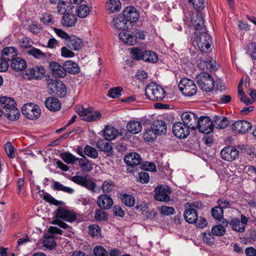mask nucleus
<instances>
[{
  "mask_svg": "<svg viewBox=\"0 0 256 256\" xmlns=\"http://www.w3.org/2000/svg\"><path fill=\"white\" fill-rule=\"evenodd\" d=\"M120 198L122 202L126 206L132 207L135 204V198L132 195L126 194H121Z\"/></svg>",
  "mask_w": 256,
  "mask_h": 256,
  "instance_id": "obj_41",
  "label": "nucleus"
},
{
  "mask_svg": "<svg viewBox=\"0 0 256 256\" xmlns=\"http://www.w3.org/2000/svg\"><path fill=\"white\" fill-rule=\"evenodd\" d=\"M84 152L86 155L90 158H96L98 157V152L96 150L89 145H86L84 147Z\"/></svg>",
  "mask_w": 256,
  "mask_h": 256,
  "instance_id": "obj_48",
  "label": "nucleus"
},
{
  "mask_svg": "<svg viewBox=\"0 0 256 256\" xmlns=\"http://www.w3.org/2000/svg\"><path fill=\"white\" fill-rule=\"evenodd\" d=\"M196 128L200 132L208 134L213 131L214 124L209 118L202 116L199 119L198 126Z\"/></svg>",
  "mask_w": 256,
  "mask_h": 256,
  "instance_id": "obj_13",
  "label": "nucleus"
},
{
  "mask_svg": "<svg viewBox=\"0 0 256 256\" xmlns=\"http://www.w3.org/2000/svg\"><path fill=\"white\" fill-rule=\"evenodd\" d=\"M129 24L136 22L139 18V14L133 6H128L124 8L122 16Z\"/></svg>",
  "mask_w": 256,
  "mask_h": 256,
  "instance_id": "obj_17",
  "label": "nucleus"
},
{
  "mask_svg": "<svg viewBox=\"0 0 256 256\" xmlns=\"http://www.w3.org/2000/svg\"><path fill=\"white\" fill-rule=\"evenodd\" d=\"M122 88L120 86H117L111 88L108 92V96L112 98H116L120 97Z\"/></svg>",
  "mask_w": 256,
  "mask_h": 256,
  "instance_id": "obj_50",
  "label": "nucleus"
},
{
  "mask_svg": "<svg viewBox=\"0 0 256 256\" xmlns=\"http://www.w3.org/2000/svg\"><path fill=\"white\" fill-rule=\"evenodd\" d=\"M5 117L10 120H18L20 116V112L16 108V105L10 108V109L6 110L4 112Z\"/></svg>",
  "mask_w": 256,
  "mask_h": 256,
  "instance_id": "obj_35",
  "label": "nucleus"
},
{
  "mask_svg": "<svg viewBox=\"0 0 256 256\" xmlns=\"http://www.w3.org/2000/svg\"><path fill=\"white\" fill-rule=\"evenodd\" d=\"M76 112L80 116H84L83 120L86 122H94L99 120L102 117L98 111H94L92 108H84L82 106L76 107Z\"/></svg>",
  "mask_w": 256,
  "mask_h": 256,
  "instance_id": "obj_4",
  "label": "nucleus"
},
{
  "mask_svg": "<svg viewBox=\"0 0 256 256\" xmlns=\"http://www.w3.org/2000/svg\"><path fill=\"white\" fill-rule=\"evenodd\" d=\"M76 22V16L72 14V12H68L64 15L61 20L62 26L66 27H72L74 26Z\"/></svg>",
  "mask_w": 256,
  "mask_h": 256,
  "instance_id": "obj_26",
  "label": "nucleus"
},
{
  "mask_svg": "<svg viewBox=\"0 0 256 256\" xmlns=\"http://www.w3.org/2000/svg\"><path fill=\"white\" fill-rule=\"evenodd\" d=\"M70 180L90 190L94 191L96 186V184L94 182L88 180L86 176H74L70 178Z\"/></svg>",
  "mask_w": 256,
  "mask_h": 256,
  "instance_id": "obj_14",
  "label": "nucleus"
},
{
  "mask_svg": "<svg viewBox=\"0 0 256 256\" xmlns=\"http://www.w3.org/2000/svg\"><path fill=\"white\" fill-rule=\"evenodd\" d=\"M211 214L215 220L222 221L223 219L224 211L220 206H216L212 208Z\"/></svg>",
  "mask_w": 256,
  "mask_h": 256,
  "instance_id": "obj_45",
  "label": "nucleus"
},
{
  "mask_svg": "<svg viewBox=\"0 0 256 256\" xmlns=\"http://www.w3.org/2000/svg\"><path fill=\"white\" fill-rule=\"evenodd\" d=\"M124 161L128 166H134L140 164L142 158L137 153L130 152L124 156Z\"/></svg>",
  "mask_w": 256,
  "mask_h": 256,
  "instance_id": "obj_21",
  "label": "nucleus"
},
{
  "mask_svg": "<svg viewBox=\"0 0 256 256\" xmlns=\"http://www.w3.org/2000/svg\"><path fill=\"white\" fill-rule=\"evenodd\" d=\"M93 252L95 256H108V254L106 250L100 246H95Z\"/></svg>",
  "mask_w": 256,
  "mask_h": 256,
  "instance_id": "obj_55",
  "label": "nucleus"
},
{
  "mask_svg": "<svg viewBox=\"0 0 256 256\" xmlns=\"http://www.w3.org/2000/svg\"><path fill=\"white\" fill-rule=\"evenodd\" d=\"M10 66L16 71H22L26 68V64L24 60L16 56L11 61Z\"/></svg>",
  "mask_w": 256,
  "mask_h": 256,
  "instance_id": "obj_23",
  "label": "nucleus"
},
{
  "mask_svg": "<svg viewBox=\"0 0 256 256\" xmlns=\"http://www.w3.org/2000/svg\"><path fill=\"white\" fill-rule=\"evenodd\" d=\"M145 94L150 100L161 101L166 96V91L162 86L157 84L150 82L146 87Z\"/></svg>",
  "mask_w": 256,
  "mask_h": 256,
  "instance_id": "obj_1",
  "label": "nucleus"
},
{
  "mask_svg": "<svg viewBox=\"0 0 256 256\" xmlns=\"http://www.w3.org/2000/svg\"><path fill=\"white\" fill-rule=\"evenodd\" d=\"M97 204L100 209L108 210L112 206L113 200L110 196L102 194L98 198Z\"/></svg>",
  "mask_w": 256,
  "mask_h": 256,
  "instance_id": "obj_18",
  "label": "nucleus"
},
{
  "mask_svg": "<svg viewBox=\"0 0 256 256\" xmlns=\"http://www.w3.org/2000/svg\"><path fill=\"white\" fill-rule=\"evenodd\" d=\"M102 210V209H97L96 210L94 218L96 220L102 221L107 220V213Z\"/></svg>",
  "mask_w": 256,
  "mask_h": 256,
  "instance_id": "obj_54",
  "label": "nucleus"
},
{
  "mask_svg": "<svg viewBox=\"0 0 256 256\" xmlns=\"http://www.w3.org/2000/svg\"><path fill=\"white\" fill-rule=\"evenodd\" d=\"M182 122L190 128L195 130L198 126L199 119L194 112H186L182 115Z\"/></svg>",
  "mask_w": 256,
  "mask_h": 256,
  "instance_id": "obj_8",
  "label": "nucleus"
},
{
  "mask_svg": "<svg viewBox=\"0 0 256 256\" xmlns=\"http://www.w3.org/2000/svg\"><path fill=\"white\" fill-rule=\"evenodd\" d=\"M144 54V51H142L138 48H133L131 50V54L134 58L136 60H142V54Z\"/></svg>",
  "mask_w": 256,
  "mask_h": 256,
  "instance_id": "obj_60",
  "label": "nucleus"
},
{
  "mask_svg": "<svg viewBox=\"0 0 256 256\" xmlns=\"http://www.w3.org/2000/svg\"><path fill=\"white\" fill-rule=\"evenodd\" d=\"M180 90L186 96H192L197 92V88L194 82L188 78H182L178 84Z\"/></svg>",
  "mask_w": 256,
  "mask_h": 256,
  "instance_id": "obj_6",
  "label": "nucleus"
},
{
  "mask_svg": "<svg viewBox=\"0 0 256 256\" xmlns=\"http://www.w3.org/2000/svg\"><path fill=\"white\" fill-rule=\"evenodd\" d=\"M67 46L71 50H78L84 46L82 40L75 36H70L66 42Z\"/></svg>",
  "mask_w": 256,
  "mask_h": 256,
  "instance_id": "obj_20",
  "label": "nucleus"
},
{
  "mask_svg": "<svg viewBox=\"0 0 256 256\" xmlns=\"http://www.w3.org/2000/svg\"><path fill=\"white\" fill-rule=\"evenodd\" d=\"M44 104L51 111L58 110L60 108V103L59 100L54 97L47 98Z\"/></svg>",
  "mask_w": 256,
  "mask_h": 256,
  "instance_id": "obj_29",
  "label": "nucleus"
},
{
  "mask_svg": "<svg viewBox=\"0 0 256 256\" xmlns=\"http://www.w3.org/2000/svg\"><path fill=\"white\" fill-rule=\"evenodd\" d=\"M17 55V50L14 47H6L2 52V56L7 62L12 61Z\"/></svg>",
  "mask_w": 256,
  "mask_h": 256,
  "instance_id": "obj_28",
  "label": "nucleus"
},
{
  "mask_svg": "<svg viewBox=\"0 0 256 256\" xmlns=\"http://www.w3.org/2000/svg\"><path fill=\"white\" fill-rule=\"evenodd\" d=\"M115 187V184L112 180H106L103 183L102 189L104 193L111 192Z\"/></svg>",
  "mask_w": 256,
  "mask_h": 256,
  "instance_id": "obj_53",
  "label": "nucleus"
},
{
  "mask_svg": "<svg viewBox=\"0 0 256 256\" xmlns=\"http://www.w3.org/2000/svg\"><path fill=\"white\" fill-rule=\"evenodd\" d=\"M174 134L179 138H185L190 134V128L182 122H176L172 125Z\"/></svg>",
  "mask_w": 256,
  "mask_h": 256,
  "instance_id": "obj_11",
  "label": "nucleus"
},
{
  "mask_svg": "<svg viewBox=\"0 0 256 256\" xmlns=\"http://www.w3.org/2000/svg\"><path fill=\"white\" fill-rule=\"evenodd\" d=\"M80 168L84 171L90 172L92 168V166L90 164V162L86 158V156L77 160Z\"/></svg>",
  "mask_w": 256,
  "mask_h": 256,
  "instance_id": "obj_44",
  "label": "nucleus"
},
{
  "mask_svg": "<svg viewBox=\"0 0 256 256\" xmlns=\"http://www.w3.org/2000/svg\"><path fill=\"white\" fill-rule=\"evenodd\" d=\"M56 218H62L68 222H72L76 220L77 214L64 208L59 207L56 211Z\"/></svg>",
  "mask_w": 256,
  "mask_h": 256,
  "instance_id": "obj_12",
  "label": "nucleus"
},
{
  "mask_svg": "<svg viewBox=\"0 0 256 256\" xmlns=\"http://www.w3.org/2000/svg\"><path fill=\"white\" fill-rule=\"evenodd\" d=\"M101 229L97 224H90L88 226V234L92 237H99L100 236Z\"/></svg>",
  "mask_w": 256,
  "mask_h": 256,
  "instance_id": "obj_49",
  "label": "nucleus"
},
{
  "mask_svg": "<svg viewBox=\"0 0 256 256\" xmlns=\"http://www.w3.org/2000/svg\"><path fill=\"white\" fill-rule=\"evenodd\" d=\"M194 34V41L196 42L199 49L202 52H206L210 46L212 38L208 34L206 28L196 31Z\"/></svg>",
  "mask_w": 256,
  "mask_h": 256,
  "instance_id": "obj_2",
  "label": "nucleus"
},
{
  "mask_svg": "<svg viewBox=\"0 0 256 256\" xmlns=\"http://www.w3.org/2000/svg\"><path fill=\"white\" fill-rule=\"evenodd\" d=\"M61 158L68 164H74L78 158L69 152H66L60 154Z\"/></svg>",
  "mask_w": 256,
  "mask_h": 256,
  "instance_id": "obj_42",
  "label": "nucleus"
},
{
  "mask_svg": "<svg viewBox=\"0 0 256 256\" xmlns=\"http://www.w3.org/2000/svg\"><path fill=\"white\" fill-rule=\"evenodd\" d=\"M170 192V188L168 186H158L155 188L154 198L159 201L169 202L170 200V198L168 196Z\"/></svg>",
  "mask_w": 256,
  "mask_h": 256,
  "instance_id": "obj_15",
  "label": "nucleus"
},
{
  "mask_svg": "<svg viewBox=\"0 0 256 256\" xmlns=\"http://www.w3.org/2000/svg\"><path fill=\"white\" fill-rule=\"evenodd\" d=\"M142 60L145 62L154 63L158 60V56L154 52L144 50L142 54Z\"/></svg>",
  "mask_w": 256,
  "mask_h": 256,
  "instance_id": "obj_39",
  "label": "nucleus"
},
{
  "mask_svg": "<svg viewBox=\"0 0 256 256\" xmlns=\"http://www.w3.org/2000/svg\"><path fill=\"white\" fill-rule=\"evenodd\" d=\"M188 2L192 4L196 10H203L204 8V0H188Z\"/></svg>",
  "mask_w": 256,
  "mask_h": 256,
  "instance_id": "obj_59",
  "label": "nucleus"
},
{
  "mask_svg": "<svg viewBox=\"0 0 256 256\" xmlns=\"http://www.w3.org/2000/svg\"><path fill=\"white\" fill-rule=\"evenodd\" d=\"M118 36L120 40L128 45L133 46L137 42V39L136 37L135 34H133L130 33V32H120Z\"/></svg>",
  "mask_w": 256,
  "mask_h": 256,
  "instance_id": "obj_25",
  "label": "nucleus"
},
{
  "mask_svg": "<svg viewBox=\"0 0 256 256\" xmlns=\"http://www.w3.org/2000/svg\"><path fill=\"white\" fill-rule=\"evenodd\" d=\"M230 225L234 230L242 232H244V224L238 218H234L230 222Z\"/></svg>",
  "mask_w": 256,
  "mask_h": 256,
  "instance_id": "obj_40",
  "label": "nucleus"
},
{
  "mask_svg": "<svg viewBox=\"0 0 256 256\" xmlns=\"http://www.w3.org/2000/svg\"><path fill=\"white\" fill-rule=\"evenodd\" d=\"M48 91L50 94L58 97L63 98L67 92L65 84L56 79L47 80Z\"/></svg>",
  "mask_w": 256,
  "mask_h": 256,
  "instance_id": "obj_3",
  "label": "nucleus"
},
{
  "mask_svg": "<svg viewBox=\"0 0 256 256\" xmlns=\"http://www.w3.org/2000/svg\"><path fill=\"white\" fill-rule=\"evenodd\" d=\"M44 246L47 248L52 250L56 246V242L52 238H48L44 240Z\"/></svg>",
  "mask_w": 256,
  "mask_h": 256,
  "instance_id": "obj_57",
  "label": "nucleus"
},
{
  "mask_svg": "<svg viewBox=\"0 0 256 256\" xmlns=\"http://www.w3.org/2000/svg\"><path fill=\"white\" fill-rule=\"evenodd\" d=\"M27 54L31 55L34 58L38 59L44 58L46 57V54L40 50L32 47L27 51Z\"/></svg>",
  "mask_w": 256,
  "mask_h": 256,
  "instance_id": "obj_47",
  "label": "nucleus"
},
{
  "mask_svg": "<svg viewBox=\"0 0 256 256\" xmlns=\"http://www.w3.org/2000/svg\"><path fill=\"white\" fill-rule=\"evenodd\" d=\"M214 126L218 129H224L230 124L226 116H214L212 121Z\"/></svg>",
  "mask_w": 256,
  "mask_h": 256,
  "instance_id": "obj_27",
  "label": "nucleus"
},
{
  "mask_svg": "<svg viewBox=\"0 0 256 256\" xmlns=\"http://www.w3.org/2000/svg\"><path fill=\"white\" fill-rule=\"evenodd\" d=\"M64 66L66 73L68 72L72 74H76L80 72L78 66L72 61H66L64 63Z\"/></svg>",
  "mask_w": 256,
  "mask_h": 256,
  "instance_id": "obj_38",
  "label": "nucleus"
},
{
  "mask_svg": "<svg viewBox=\"0 0 256 256\" xmlns=\"http://www.w3.org/2000/svg\"><path fill=\"white\" fill-rule=\"evenodd\" d=\"M174 212L173 207L162 206L160 208V212L162 215L169 216L172 214Z\"/></svg>",
  "mask_w": 256,
  "mask_h": 256,
  "instance_id": "obj_64",
  "label": "nucleus"
},
{
  "mask_svg": "<svg viewBox=\"0 0 256 256\" xmlns=\"http://www.w3.org/2000/svg\"><path fill=\"white\" fill-rule=\"evenodd\" d=\"M252 128V124L244 120L236 121L232 126V131L239 134H246Z\"/></svg>",
  "mask_w": 256,
  "mask_h": 256,
  "instance_id": "obj_16",
  "label": "nucleus"
},
{
  "mask_svg": "<svg viewBox=\"0 0 256 256\" xmlns=\"http://www.w3.org/2000/svg\"><path fill=\"white\" fill-rule=\"evenodd\" d=\"M212 232H208L203 233L202 238L204 240L206 241V242L210 245L214 244V238L212 236Z\"/></svg>",
  "mask_w": 256,
  "mask_h": 256,
  "instance_id": "obj_62",
  "label": "nucleus"
},
{
  "mask_svg": "<svg viewBox=\"0 0 256 256\" xmlns=\"http://www.w3.org/2000/svg\"><path fill=\"white\" fill-rule=\"evenodd\" d=\"M106 7L110 12H114L120 10L121 3L119 0H109L106 3Z\"/></svg>",
  "mask_w": 256,
  "mask_h": 256,
  "instance_id": "obj_43",
  "label": "nucleus"
},
{
  "mask_svg": "<svg viewBox=\"0 0 256 256\" xmlns=\"http://www.w3.org/2000/svg\"><path fill=\"white\" fill-rule=\"evenodd\" d=\"M14 105H16V103L13 98L7 96L0 98V106L4 111L14 106Z\"/></svg>",
  "mask_w": 256,
  "mask_h": 256,
  "instance_id": "obj_37",
  "label": "nucleus"
},
{
  "mask_svg": "<svg viewBox=\"0 0 256 256\" xmlns=\"http://www.w3.org/2000/svg\"><path fill=\"white\" fill-rule=\"evenodd\" d=\"M22 114L30 120L38 118L40 114V110L37 105L33 104H25L22 108Z\"/></svg>",
  "mask_w": 256,
  "mask_h": 256,
  "instance_id": "obj_7",
  "label": "nucleus"
},
{
  "mask_svg": "<svg viewBox=\"0 0 256 256\" xmlns=\"http://www.w3.org/2000/svg\"><path fill=\"white\" fill-rule=\"evenodd\" d=\"M160 136L158 134H156L154 130L151 126L150 128H148L146 130L144 134V137L145 140L148 142L154 141L156 137Z\"/></svg>",
  "mask_w": 256,
  "mask_h": 256,
  "instance_id": "obj_46",
  "label": "nucleus"
},
{
  "mask_svg": "<svg viewBox=\"0 0 256 256\" xmlns=\"http://www.w3.org/2000/svg\"><path fill=\"white\" fill-rule=\"evenodd\" d=\"M118 130L112 126H106L104 133V138L108 140L115 139L118 136Z\"/></svg>",
  "mask_w": 256,
  "mask_h": 256,
  "instance_id": "obj_36",
  "label": "nucleus"
},
{
  "mask_svg": "<svg viewBox=\"0 0 256 256\" xmlns=\"http://www.w3.org/2000/svg\"><path fill=\"white\" fill-rule=\"evenodd\" d=\"M212 234L216 236H222L226 233V228L222 225H216L212 228Z\"/></svg>",
  "mask_w": 256,
  "mask_h": 256,
  "instance_id": "obj_52",
  "label": "nucleus"
},
{
  "mask_svg": "<svg viewBox=\"0 0 256 256\" xmlns=\"http://www.w3.org/2000/svg\"><path fill=\"white\" fill-rule=\"evenodd\" d=\"M184 216L186 221L191 224L196 223L198 220V212L194 208H187L184 211Z\"/></svg>",
  "mask_w": 256,
  "mask_h": 256,
  "instance_id": "obj_22",
  "label": "nucleus"
},
{
  "mask_svg": "<svg viewBox=\"0 0 256 256\" xmlns=\"http://www.w3.org/2000/svg\"><path fill=\"white\" fill-rule=\"evenodd\" d=\"M45 70L43 66H34L27 70L26 74L23 76L25 79L40 80L43 78Z\"/></svg>",
  "mask_w": 256,
  "mask_h": 256,
  "instance_id": "obj_10",
  "label": "nucleus"
},
{
  "mask_svg": "<svg viewBox=\"0 0 256 256\" xmlns=\"http://www.w3.org/2000/svg\"><path fill=\"white\" fill-rule=\"evenodd\" d=\"M138 178L139 181L143 184L148 183L150 180L148 174L144 171L138 172Z\"/></svg>",
  "mask_w": 256,
  "mask_h": 256,
  "instance_id": "obj_61",
  "label": "nucleus"
},
{
  "mask_svg": "<svg viewBox=\"0 0 256 256\" xmlns=\"http://www.w3.org/2000/svg\"><path fill=\"white\" fill-rule=\"evenodd\" d=\"M152 128L154 129L156 134L160 136L166 132L167 124L164 120H158L153 122Z\"/></svg>",
  "mask_w": 256,
  "mask_h": 256,
  "instance_id": "obj_24",
  "label": "nucleus"
},
{
  "mask_svg": "<svg viewBox=\"0 0 256 256\" xmlns=\"http://www.w3.org/2000/svg\"><path fill=\"white\" fill-rule=\"evenodd\" d=\"M73 6L70 2L68 1H61L59 2L57 6L58 12L61 14L64 15L68 12H72V9Z\"/></svg>",
  "mask_w": 256,
  "mask_h": 256,
  "instance_id": "obj_30",
  "label": "nucleus"
},
{
  "mask_svg": "<svg viewBox=\"0 0 256 256\" xmlns=\"http://www.w3.org/2000/svg\"><path fill=\"white\" fill-rule=\"evenodd\" d=\"M100 150L106 154L107 156H110L114 155L113 148L110 143L103 141H98L96 144Z\"/></svg>",
  "mask_w": 256,
  "mask_h": 256,
  "instance_id": "obj_34",
  "label": "nucleus"
},
{
  "mask_svg": "<svg viewBox=\"0 0 256 256\" xmlns=\"http://www.w3.org/2000/svg\"><path fill=\"white\" fill-rule=\"evenodd\" d=\"M196 82L203 90L212 91L214 86V81L212 76L207 72H203L198 74L196 77Z\"/></svg>",
  "mask_w": 256,
  "mask_h": 256,
  "instance_id": "obj_5",
  "label": "nucleus"
},
{
  "mask_svg": "<svg viewBox=\"0 0 256 256\" xmlns=\"http://www.w3.org/2000/svg\"><path fill=\"white\" fill-rule=\"evenodd\" d=\"M222 158L228 162H232L238 158L239 150L233 146H226L220 152Z\"/></svg>",
  "mask_w": 256,
  "mask_h": 256,
  "instance_id": "obj_9",
  "label": "nucleus"
},
{
  "mask_svg": "<svg viewBox=\"0 0 256 256\" xmlns=\"http://www.w3.org/2000/svg\"><path fill=\"white\" fill-rule=\"evenodd\" d=\"M43 198L44 200L56 206H58L62 204V202L56 200L50 194H45Z\"/></svg>",
  "mask_w": 256,
  "mask_h": 256,
  "instance_id": "obj_63",
  "label": "nucleus"
},
{
  "mask_svg": "<svg viewBox=\"0 0 256 256\" xmlns=\"http://www.w3.org/2000/svg\"><path fill=\"white\" fill-rule=\"evenodd\" d=\"M112 24L116 28L124 30L128 28L129 25L124 17L119 15L117 18H114L112 20Z\"/></svg>",
  "mask_w": 256,
  "mask_h": 256,
  "instance_id": "obj_31",
  "label": "nucleus"
},
{
  "mask_svg": "<svg viewBox=\"0 0 256 256\" xmlns=\"http://www.w3.org/2000/svg\"><path fill=\"white\" fill-rule=\"evenodd\" d=\"M126 127L128 132L134 134L140 133L142 129L141 123L137 120L130 121Z\"/></svg>",
  "mask_w": 256,
  "mask_h": 256,
  "instance_id": "obj_32",
  "label": "nucleus"
},
{
  "mask_svg": "<svg viewBox=\"0 0 256 256\" xmlns=\"http://www.w3.org/2000/svg\"><path fill=\"white\" fill-rule=\"evenodd\" d=\"M50 68L52 72V75L55 78H62L66 76V72L64 66H62L58 62H50Z\"/></svg>",
  "mask_w": 256,
  "mask_h": 256,
  "instance_id": "obj_19",
  "label": "nucleus"
},
{
  "mask_svg": "<svg viewBox=\"0 0 256 256\" xmlns=\"http://www.w3.org/2000/svg\"><path fill=\"white\" fill-rule=\"evenodd\" d=\"M6 152L8 156L10 158H13L14 156V147L12 146L10 142H6L4 146Z\"/></svg>",
  "mask_w": 256,
  "mask_h": 256,
  "instance_id": "obj_58",
  "label": "nucleus"
},
{
  "mask_svg": "<svg viewBox=\"0 0 256 256\" xmlns=\"http://www.w3.org/2000/svg\"><path fill=\"white\" fill-rule=\"evenodd\" d=\"M90 10L88 6L82 4L77 10L78 16L80 18H85L90 13Z\"/></svg>",
  "mask_w": 256,
  "mask_h": 256,
  "instance_id": "obj_51",
  "label": "nucleus"
},
{
  "mask_svg": "<svg viewBox=\"0 0 256 256\" xmlns=\"http://www.w3.org/2000/svg\"><path fill=\"white\" fill-rule=\"evenodd\" d=\"M140 166L142 170L151 171L156 172V164L154 162H145L142 163Z\"/></svg>",
  "mask_w": 256,
  "mask_h": 256,
  "instance_id": "obj_56",
  "label": "nucleus"
},
{
  "mask_svg": "<svg viewBox=\"0 0 256 256\" xmlns=\"http://www.w3.org/2000/svg\"><path fill=\"white\" fill-rule=\"evenodd\" d=\"M191 23L196 30V31L202 30L206 28L204 24V19L201 14H197L194 16L191 20Z\"/></svg>",
  "mask_w": 256,
  "mask_h": 256,
  "instance_id": "obj_33",
  "label": "nucleus"
}]
</instances>
